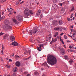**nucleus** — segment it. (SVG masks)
Returning a JSON list of instances; mask_svg holds the SVG:
<instances>
[{"label":"nucleus","instance_id":"13","mask_svg":"<svg viewBox=\"0 0 76 76\" xmlns=\"http://www.w3.org/2000/svg\"><path fill=\"white\" fill-rule=\"evenodd\" d=\"M8 37L9 34H5L3 37V39H7V38H8Z\"/></svg>","mask_w":76,"mask_h":76},{"label":"nucleus","instance_id":"16","mask_svg":"<svg viewBox=\"0 0 76 76\" xmlns=\"http://www.w3.org/2000/svg\"><path fill=\"white\" fill-rule=\"evenodd\" d=\"M68 52L70 51V52H74V53H76V50L70 49L68 50Z\"/></svg>","mask_w":76,"mask_h":76},{"label":"nucleus","instance_id":"14","mask_svg":"<svg viewBox=\"0 0 76 76\" xmlns=\"http://www.w3.org/2000/svg\"><path fill=\"white\" fill-rule=\"evenodd\" d=\"M38 31V30L36 28H34L33 30V34H35Z\"/></svg>","mask_w":76,"mask_h":76},{"label":"nucleus","instance_id":"3","mask_svg":"<svg viewBox=\"0 0 76 76\" xmlns=\"http://www.w3.org/2000/svg\"><path fill=\"white\" fill-rule=\"evenodd\" d=\"M16 19L18 21H22L23 20V17L20 15H17L16 16Z\"/></svg>","mask_w":76,"mask_h":76},{"label":"nucleus","instance_id":"60","mask_svg":"<svg viewBox=\"0 0 76 76\" xmlns=\"http://www.w3.org/2000/svg\"><path fill=\"white\" fill-rule=\"evenodd\" d=\"M24 3V1H22V2L20 3V4H22V3Z\"/></svg>","mask_w":76,"mask_h":76},{"label":"nucleus","instance_id":"51","mask_svg":"<svg viewBox=\"0 0 76 76\" xmlns=\"http://www.w3.org/2000/svg\"><path fill=\"white\" fill-rule=\"evenodd\" d=\"M9 61H12V59H9Z\"/></svg>","mask_w":76,"mask_h":76},{"label":"nucleus","instance_id":"6","mask_svg":"<svg viewBox=\"0 0 76 76\" xmlns=\"http://www.w3.org/2000/svg\"><path fill=\"white\" fill-rule=\"evenodd\" d=\"M15 65L17 67H19L20 66V62L19 61H16L15 63Z\"/></svg>","mask_w":76,"mask_h":76},{"label":"nucleus","instance_id":"7","mask_svg":"<svg viewBox=\"0 0 76 76\" xmlns=\"http://www.w3.org/2000/svg\"><path fill=\"white\" fill-rule=\"evenodd\" d=\"M10 40L11 41H15V37L13 36H11L10 37Z\"/></svg>","mask_w":76,"mask_h":76},{"label":"nucleus","instance_id":"35","mask_svg":"<svg viewBox=\"0 0 76 76\" xmlns=\"http://www.w3.org/2000/svg\"><path fill=\"white\" fill-rule=\"evenodd\" d=\"M31 58V56H29V57L27 58H24V60H28V59H29V58Z\"/></svg>","mask_w":76,"mask_h":76},{"label":"nucleus","instance_id":"20","mask_svg":"<svg viewBox=\"0 0 76 76\" xmlns=\"http://www.w3.org/2000/svg\"><path fill=\"white\" fill-rule=\"evenodd\" d=\"M5 18V16H2L1 17V15H0V20H4Z\"/></svg>","mask_w":76,"mask_h":76},{"label":"nucleus","instance_id":"53","mask_svg":"<svg viewBox=\"0 0 76 76\" xmlns=\"http://www.w3.org/2000/svg\"><path fill=\"white\" fill-rule=\"evenodd\" d=\"M63 34H64V33H62L60 35L61 36L62 35H63Z\"/></svg>","mask_w":76,"mask_h":76},{"label":"nucleus","instance_id":"61","mask_svg":"<svg viewBox=\"0 0 76 76\" xmlns=\"http://www.w3.org/2000/svg\"><path fill=\"white\" fill-rule=\"evenodd\" d=\"M30 41L31 42H33V41H32V40L30 39Z\"/></svg>","mask_w":76,"mask_h":76},{"label":"nucleus","instance_id":"52","mask_svg":"<svg viewBox=\"0 0 76 76\" xmlns=\"http://www.w3.org/2000/svg\"><path fill=\"white\" fill-rule=\"evenodd\" d=\"M2 15H4V12H2L1 13Z\"/></svg>","mask_w":76,"mask_h":76},{"label":"nucleus","instance_id":"48","mask_svg":"<svg viewBox=\"0 0 76 76\" xmlns=\"http://www.w3.org/2000/svg\"><path fill=\"white\" fill-rule=\"evenodd\" d=\"M66 41L67 42H70V41H69V40H67Z\"/></svg>","mask_w":76,"mask_h":76},{"label":"nucleus","instance_id":"40","mask_svg":"<svg viewBox=\"0 0 76 76\" xmlns=\"http://www.w3.org/2000/svg\"><path fill=\"white\" fill-rule=\"evenodd\" d=\"M34 75H38V72H36L34 73Z\"/></svg>","mask_w":76,"mask_h":76},{"label":"nucleus","instance_id":"1","mask_svg":"<svg viewBox=\"0 0 76 76\" xmlns=\"http://www.w3.org/2000/svg\"><path fill=\"white\" fill-rule=\"evenodd\" d=\"M48 63L50 64L51 65H54L56 64L57 63V59L55 57L52 56L50 55L48 58Z\"/></svg>","mask_w":76,"mask_h":76},{"label":"nucleus","instance_id":"28","mask_svg":"<svg viewBox=\"0 0 76 76\" xmlns=\"http://www.w3.org/2000/svg\"><path fill=\"white\" fill-rule=\"evenodd\" d=\"M58 34V32H56L54 35V37H57V35Z\"/></svg>","mask_w":76,"mask_h":76},{"label":"nucleus","instance_id":"5","mask_svg":"<svg viewBox=\"0 0 76 76\" xmlns=\"http://www.w3.org/2000/svg\"><path fill=\"white\" fill-rule=\"evenodd\" d=\"M5 28L6 29H12V27L10 25V24H6L5 25Z\"/></svg>","mask_w":76,"mask_h":76},{"label":"nucleus","instance_id":"33","mask_svg":"<svg viewBox=\"0 0 76 76\" xmlns=\"http://www.w3.org/2000/svg\"><path fill=\"white\" fill-rule=\"evenodd\" d=\"M58 49V48H53V50H54V51H57V50H56V49Z\"/></svg>","mask_w":76,"mask_h":76},{"label":"nucleus","instance_id":"46","mask_svg":"<svg viewBox=\"0 0 76 76\" xmlns=\"http://www.w3.org/2000/svg\"><path fill=\"white\" fill-rule=\"evenodd\" d=\"M59 5L60 6H63V4H62V3H60L59 4Z\"/></svg>","mask_w":76,"mask_h":76},{"label":"nucleus","instance_id":"47","mask_svg":"<svg viewBox=\"0 0 76 76\" xmlns=\"http://www.w3.org/2000/svg\"><path fill=\"white\" fill-rule=\"evenodd\" d=\"M6 67L8 68V69H9V68H10V66H9V65H6Z\"/></svg>","mask_w":76,"mask_h":76},{"label":"nucleus","instance_id":"39","mask_svg":"<svg viewBox=\"0 0 76 76\" xmlns=\"http://www.w3.org/2000/svg\"><path fill=\"white\" fill-rule=\"evenodd\" d=\"M7 10L9 11V12H12V11L11 10H10V9L8 8H7Z\"/></svg>","mask_w":76,"mask_h":76},{"label":"nucleus","instance_id":"22","mask_svg":"<svg viewBox=\"0 0 76 76\" xmlns=\"http://www.w3.org/2000/svg\"><path fill=\"white\" fill-rule=\"evenodd\" d=\"M73 60L72 59H71L69 61L70 64H73Z\"/></svg>","mask_w":76,"mask_h":76},{"label":"nucleus","instance_id":"25","mask_svg":"<svg viewBox=\"0 0 76 76\" xmlns=\"http://www.w3.org/2000/svg\"><path fill=\"white\" fill-rule=\"evenodd\" d=\"M60 41L61 42H62L63 44H64V42H63V39H61V37H60Z\"/></svg>","mask_w":76,"mask_h":76},{"label":"nucleus","instance_id":"41","mask_svg":"<svg viewBox=\"0 0 76 76\" xmlns=\"http://www.w3.org/2000/svg\"><path fill=\"white\" fill-rule=\"evenodd\" d=\"M67 1H65L64 2L62 3V4H66V3Z\"/></svg>","mask_w":76,"mask_h":76},{"label":"nucleus","instance_id":"37","mask_svg":"<svg viewBox=\"0 0 76 76\" xmlns=\"http://www.w3.org/2000/svg\"><path fill=\"white\" fill-rule=\"evenodd\" d=\"M4 50V48H2L1 50V53L2 54H3V50Z\"/></svg>","mask_w":76,"mask_h":76},{"label":"nucleus","instance_id":"24","mask_svg":"<svg viewBox=\"0 0 76 76\" xmlns=\"http://www.w3.org/2000/svg\"><path fill=\"white\" fill-rule=\"evenodd\" d=\"M49 39H47V41H48V40H50L51 38V34H50L49 35Z\"/></svg>","mask_w":76,"mask_h":76},{"label":"nucleus","instance_id":"9","mask_svg":"<svg viewBox=\"0 0 76 76\" xmlns=\"http://www.w3.org/2000/svg\"><path fill=\"white\" fill-rule=\"evenodd\" d=\"M12 44L14 46H18V43L15 41L13 42Z\"/></svg>","mask_w":76,"mask_h":76},{"label":"nucleus","instance_id":"26","mask_svg":"<svg viewBox=\"0 0 76 76\" xmlns=\"http://www.w3.org/2000/svg\"><path fill=\"white\" fill-rule=\"evenodd\" d=\"M64 58H65L66 60H67L69 58V57L67 55H65L64 56Z\"/></svg>","mask_w":76,"mask_h":76},{"label":"nucleus","instance_id":"54","mask_svg":"<svg viewBox=\"0 0 76 76\" xmlns=\"http://www.w3.org/2000/svg\"><path fill=\"white\" fill-rule=\"evenodd\" d=\"M73 28V26H71L70 27V28L71 29H72V28Z\"/></svg>","mask_w":76,"mask_h":76},{"label":"nucleus","instance_id":"30","mask_svg":"<svg viewBox=\"0 0 76 76\" xmlns=\"http://www.w3.org/2000/svg\"><path fill=\"white\" fill-rule=\"evenodd\" d=\"M37 50H38V51H41V50L42 49H41V48H37Z\"/></svg>","mask_w":76,"mask_h":76},{"label":"nucleus","instance_id":"17","mask_svg":"<svg viewBox=\"0 0 76 76\" xmlns=\"http://www.w3.org/2000/svg\"><path fill=\"white\" fill-rule=\"evenodd\" d=\"M24 50H27L28 53H31V50H30L28 48H26V49L25 48H24Z\"/></svg>","mask_w":76,"mask_h":76},{"label":"nucleus","instance_id":"32","mask_svg":"<svg viewBox=\"0 0 76 76\" xmlns=\"http://www.w3.org/2000/svg\"><path fill=\"white\" fill-rule=\"evenodd\" d=\"M17 67L15 68L14 69V72H17Z\"/></svg>","mask_w":76,"mask_h":76},{"label":"nucleus","instance_id":"11","mask_svg":"<svg viewBox=\"0 0 76 76\" xmlns=\"http://www.w3.org/2000/svg\"><path fill=\"white\" fill-rule=\"evenodd\" d=\"M13 21L14 23L15 24H18V23H19V22H18V21H17V20L16 19L14 18L13 19Z\"/></svg>","mask_w":76,"mask_h":76},{"label":"nucleus","instance_id":"50","mask_svg":"<svg viewBox=\"0 0 76 76\" xmlns=\"http://www.w3.org/2000/svg\"><path fill=\"white\" fill-rule=\"evenodd\" d=\"M26 76H31V74H28L26 75Z\"/></svg>","mask_w":76,"mask_h":76},{"label":"nucleus","instance_id":"63","mask_svg":"<svg viewBox=\"0 0 76 76\" xmlns=\"http://www.w3.org/2000/svg\"><path fill=\"white\" fill-rule=\"evenodd\" d=\"M30 47H31V48H33V47H34V46H33V45H31V46H30Z\"/></svg>","mask_w":76,"mask_h":76},{"label":"nucleus","instance_id":"4","mask_svg":"<svg viewBox=\"0 0 76 76\" xmlns=\"http://www.w3.org/2000/svg\"><path fill=\"white\" fill-rule=\"evenodd\" d=\"M58 50H60L61 51V54H62V55H64V54H66V51H65V50L63 49V48H58Z\"/></svg>","mask_w":76,"mask_h":76},{"label":"nucleus","instance_id":"64","mask_svg":"<svg viewBox=\"0 0 76 76\" xmlns=\"http://www.w3.org/2000/svg\"><path fill=\"white\" fill-rule=\"evenodd\" d=\"M4 46L3 45H2V48H4Z\"/></svg>","mask_w":76,"mask_h":76},{"label":"nucleus","instance_id":"34","mask_svg":"<svg viewBox=\"0 0 76 76\" xmlns=\"http://www.w3.org/2000/svg\"><path fill=\"white\" fill-rule=\"evenodd\" d=\"M64 38H65V39H66L67 38V36H66V35H64Z\"/></svg>","mask_w":76,"mask_h":76},{"label":"nucleus","instance_id":"57","mask_svg":"<svg viewBox=\"0 0 76 76\" xmlns=\"http://www.w3.org/2000/svg\"><path fill=\"white\" fill-rule=\"evenodd\" d=\"M42 76H47V75L45 74H43L42 75Z\"/></svg>","mask_w":76,"mask_h":76},{"label":"nucleus","instance_id":"36","mask_svg":"<svg viewBox=\"0 0 76 76\" xmlns=\"http://www.w3.org/2000/svg\"><path fill=\"white\" fill-rule=\"evenodd\" d=\"M3 34H4V33L3 32L0 33V36H1V35H3Z\"/></svg>","mask_w":76,"mask_h":76},{"label":"nucleus","instance_id":"23","mask_svg":"<svg viewBox=\"0 0 76 76\" xmlns=\"http://www.w3.org/2000/svg\"><path fill=\"white\" fill-rule=\"evenodd\" d=\"M40 46L38 47L37 48H41L44 47V44H40Z\"/></svg>","mask_w":76,"mask_h":76},{"label":"nucleus","instance_id":"15","mask_svg":"<svg viewBox=\"0 0 76 76\" xmlns=\"http://www.w3.org/2000/svg\"><path fill=\"white\" fill-rule=\"evenodd\" d=\"M41 13V10H39L37 12V16H39V15H40Z\"/></svg>","mask_w":76,"mask_h":76},{"label":"nucleus","instance_id":"42","mask_svg":"<svg viewBox=\"0 0 76 76\" xmlns=\"http://www.w3.org/2000/svg\"><path fill=\"white\" fill-rule=\"evenodd\" d=\"M15 57L16 58H19V57H20L19 56L17 55H15Z\"/></svg>","mask_w":76,"mask_h":76},{"label":"nucleus","instance_id":"44","mask_svg":"<svg viewBox=\"0 0 76 76\" xmlns=\"http://www.w3.org/2000/svg\"><path fill=\"white\" fill-rule=\"evenodd\" d=\"M53 47L54 48H57V46L56 45H55L53 46Z\"/></svg>","mask_w":76,"mask_h":76},{"label":"nucleus","instance_id":"2","mask_svg":"<svg viewBox=\"0 0 76 76\" xmlns=\"http://www.w3.org/2000/svg\"><path fill=\"white\" fill-rule=\"evenodd\" d=\"M24 17L25 18H29L31 17V15H33L34 14V12L32 10H29L28 9H26L24 11Z\"/></svg>","mask_w":76,"mask_h":76},{"label":"nucleus","instance_id":"21","mask_svg":"<svg viewBox=\"0 0 76 76\" xmlns=\"http://www.w3.org/2000/svg\"><path fill=\"white\" fill-rule=\"evenodd\" d=\"M57 41V38H55L54 39H53V38H52V42H56Z\"/></svg>","mask_w":76,"mask_h":76},{"label":"nucleus","instance_id":"27","mask_svg":"<svg viewBox=\"0 0 76 76\" xmlns=\"http://www.w3.org/2000/svg\"><path fill=\"white\" fill-rule=\"evenodd\" d=\"M43 64H44V66H47V67H49L48 65H47V62H45Z\"/></svg>","mask_w":76,"mask_h":76},{"label":"nucleus","instance_id":"10","mask_svg":"<svg viewBox=\"0 0 76 76\" xmlns=\"http://www.w3.org/2000/svg\"><path fill=\"white\" fill-rule=\"evenodd\" d=\"M57 23H58V21H56V20H53L52 22V23L53 25H56Z\"/></svg>","mask_w":76,"mask_h":76},{"label":"nucleus","instance_id":"59","mask_svg":"<svg viewBox=\"0 0 76 76\" xmlns=\"http://www.w3.org/2000/svg\"><path fill=\"white\" fill-rule=\"evenodd\" d=\"M76 33H74V34H73V35H76Z\"/></svg>","mask_w":76,"mask_h":76},{"label":"nucleus","instance_id":"38","mask_svg":"<svg viewBox=\"0 0 76 76\" xmlns=\"http://www.w3.org/2000/svg\"><path fill=\"white\" fill-rule=\"evenodd\" d=\"M42 17H43V15H42V14L40 16V19H41V18H42Z\"/></svg>","mask_w":76,"mask_h":76},{"label":"nucleus","instance_id":"56","mask_svg":"<svg viewBox=\"0 0 76 76\" xmlns=\"http://www.w3.org/2000/svg\"><path fill=\"white\" fill-rule=\"evenodd\" d=\"M68 36L70 37H71V38H72V36H70V35H69V34H68Z\"/></svg>","mask_w":76,"mask_h":76},{"label":"nucleus","instance_id":"8","mask_svg":"<svg viewBox=\"0 0 76 76\" xmlns=\"http://www.w3.org/2000/svg\"><path fill=\"white\" fill-rule=\"evenodd\" d=\"M4 23L5 25H6V24H10V22H9V20L7 19L5 20L4 21Z\"/></svg>","mask_w":76,"mask_h":76},{"label":"nucleus","instance_id":"12","mask_svg":"<svg viewBox=\"0 0 76 76\" xmlns=\"http://www.w3.org/2000/svg\"><path fill=\"white\" fill-rule=\"evenodd\" d=\"M58 23L60 25H63V21L62 20H61L58 21Z\"/></svg>","mask_w":76,"mask_h":76},{"label":"nucleus","instance_id":"43","mask_svg":"<svg viewBox=\"0 0 76 76\" xmlns=\"http://www.w3.org/2000/svg\"><path fill=\"white\" fill-rule=\"evenodd\" d=\"M65 10V9H64V8H62L61 10V11H64Z\"/></svg>","mask_w":76,"mask_h":76},{"label":"nucleus","instance_id":"49","mask_svg":"<svg viewBox=\"0 0 76 76\" xmlns=\"http://www.w3.org/2000/svg\"><path fill=\"white\" fill-rule=\"evenodd\" d=\"M56 2H57V1H56V0H54V1H53V3H56Z\"/></svg>","mask_w":76,"mask_h":76},{"label":"nucleus","instance_id":"31","mask_svg":"<svg viewBox=\"0 0 76 76\" xmlns=\"http://www.w3.org/2000/svg\"><path fill=\"white\" fill-rule=\"evenodd\" d=\"M26 52H24V54H27V53H28V50H26Z\"/></svg>","mask_w":76,"mask_h":76},{"label":"nucleus","instance_id":"18","mask_svg":"<svg viewBox=\"0 0 76 76\" xmlns=\"http://www.w3.org/2000/svg\"><path fill=\"white\" fill-rule=\"evenodd\" d=\"M60 29H61L60 27V28L59 27H56L54 28V29L55 31H59V30H60Z\"/></svg>","mask_w":76,"mask_h":76},{"label":"nucleus","instance_id":"55","mask_svg":"<svg viewBox=\"0 0 76 76\" xmlns=\"http://www.w3.org/2000/svg\"><path fill=\"white\" fill-rule=\"evenodd\" d=\"M68 21H70V19L68 18Z\"/></svg>","mask_w":76,"mask_h":76},{"label":"nucleus","instance_id":"62","mask_svg":"<svg viewBox=\"0 0 76 76\" xmlns=\"http://www.w3.org/2000/svg\"><path fill=\"white\" fill-rule=\"evenodd\" d=\"M74 64L75 65V67H76V63H74Z\"/></svg>","mask_w":76,"mask_h":76},{"label":"nucleus","instance_id":"29","mask_svg":"<svg viewBox=\"0 0 76 76\" xmlns=\"http://www.w3.org/2000/svg\"><path fill=\"white\" fill-rule=\"evenodd\" d=\"M12 14H13V12H11L9 13V14H8V15L10 16V15H12Z\"/></svg>","mask_w":76,"mask_h":76},{"label":"nucleus","instance_id":"58","mask_svg":"<svg viewBox=\"0 0 76 76\" xmlns=\"http://www.w3.org/2000/svg\"><path fill=\"white\" fill-rule=\"evenodd\" d=\"M73 10H74V8L72 7V9H71V10H72V11Z\"/></svg>","mask_w":76,"mask_h":76},{"label":"nucleus","instance_id":"45","mask_svg":"<svg viewBox=\"0 0 76 76\" xmlns=\"http://www.w3.org/2000/svg\"><path fill=\"white\" fill-rule=\"evenodd\" d=\"M69 48H74V47L73 46H72L71 45H70Z\"/></svg>","mask_w":76,"mask_h":76},{"label":"nucleus","instance_id":"19","mask_svg":"<svg viewBox=\"0 0 76 76\" xmlns=\"http://www.w3.org/2000/svg\"><path fill=\"white\" fill-rule=\"evenodd\" d=\"M33 33V31L32 30H30L29 31L28 34L29 35H32V34Z\"/></svg>","mask_w":76,"mask_h":76}]
</instances>
